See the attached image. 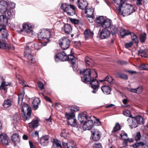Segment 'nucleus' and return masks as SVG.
Segmentation results:
<instances>
[{
	"label": "nucleus",
	"instance_id": "nucleus-20",
	"mask_svg": "<svg viewBox=\"0 0 148 148\" xmlns=\"http://www.w3.org/2000/svg\"><path fill=\"white\" fill-rule=\"evenodd\" d=\"M135 117H131L128 118L127 120V123L129 126L131 128L137 127V125L135 123Z\"/></svg>",
	"mask_w": 148,
	"mask_h": 148
},
{
	"label": "nucleus",
	"instance_id": "nucleus-11",
	"mask_svg": "<svg viewBox=\"0 0 148 148\" xmlns=\"http://www.w3.org/2000/svg\"><path fill=\"white\" fill-rule=\"evenodd\" d=\"M9 137L4 133H1L0 134V142L4 146L9 145Z\"/></svg>",
	"mask_w": 148,
	"mask_h": 148
},
{
	"label": "nucleus",
	"instance_id": "nucleus-37",
	"mask_svg": "<svg viewBox=\"0 0 148 148\" xmlns=\"http://www.w3.org/2000/svg\"><path fill=\"white\" fill-rule=\"evenodd\" d=\"M120 34L122 38H123L125 36L130 34V32L124 29H121L120 32Z\"/></svg>",
	"mask_w": 148,
	"mask_h": 148
},
{
	"label": "nucleus",
	"instance_id": "nucleus-51",
	"mask_svg": "<svg viewBox=\"0 0 148 148\" xmlns=\"http://www.w3.org/2000/svg\"><path fill=\"white\" fill-rule=\"evenodd\" d=\"M117 76L119 77L122 78L124 79H128V76L126 74L122 73L117 75Z\"/></svg>",
	"mask_w": 148,
	"mask_h": 148
},
{
	"label": "nucleus",
	"instance_id": "nucleus-6",
	"mask_svg": "<svg viewBox=\"0 0 148 148\" xmlns=\"http://www.w3.org/2000/svg\"><path fill=\"white\" fill-rule=\"evenodd\" d=\"M23 28L20 29H17L16 31L20 33H21L23 32H25L27 35L29 36H32L35 35L32 28V25L28 22L23 23L22 25Z\"/></svg>",
	"mask_w": 148,
	"mask_h": 148
},
{
	"label": "nucleus",
	"instance_id": "nucleus-38",
	"mask_svg": "<svg viewBox=\"0 0 148 148\" xmlns=\"http://www.w3.org/2000/svg\"><path fill=\"white\" fill-rule=\"evenodd\" d=\"M68 110L71 112L70 113H74L75 112L78 111L79 110V108L76 106H69L68 108Z\"/></svg>",
	"mask_w": 148,
	"mask_h": 148
},
{
	"label": "nucleus",
	"instance_id": "nucleus-23",
	"mask_svg": "<svg viewBox=\"0 0 148 148\" xmlns=\"http://www.w3.org/2000/svg\"><path fill=\"white\" fill-rule=\"evenodd\" d=\"M49 138L48 136H45L41 137L40 139V143L42 146L47 145L49 143Z\"/></svg>",
	"mask_w": 148,
	"mask_h": 148
},
{
	"label": "nucleus",
	"instance_id": "nucleus-47",
	"mask_svg": "<svg viewBox=\"0 0 148 148\" xmlns=\"http://www.w3.org/2000/svg\"><path fill=\"white\" fill-rule=\"evenodd\" d=\"M3 106L4 108H7L9 107V99L5 100L3 104Z\"/></svg>",
	"mask_w": 148,
	"mask_h": 148
},
{
	"label": "nucleus",
	"instance_id": "nucleus-22",
	"mask_svg": "<svg viewBox=\"0 0 148 148\" xmlns=\"http://www.w3.org/2000/svg\"><path fill=\"white\" fill-rule=\"evenodd\" d=\"M101 82H107L110 85H112L114 83V79L110 75H108L103 79L99 80Z\"/></svg>",
	"mask_w": 148,
	"mask_h": 148
},
{
	"label": "nucleus",
	"instance_id": "nucleus-29",
	"mask_svg": "<svg viewBox=\"0 0 148 148\" xmlns=\"http://www.w3.org/2000/svg\"><path fill=\"white\" fill-rule=\"evenodd\" d=\"M88 119V116L84 113H81L78 114V119L81 123L86 121Z\"/></svg>",
	"mask_w": 148,
	"mask_h": 148
},
{
	"label": "nucleus",
	"instance_id": "nucleus-52",
	"mask_svg": "<svg viewBox=\"0 0 148 148\" xmlns=\"http://www.w3.org/2000/svg\"><path fill=\"white\" fill-rule=\"evenodd\" d=\"M120 136L122 139L124 140L128 139L127 138V133L123 131L120 135Z\"/></svg>",
	"mask_w": 148,
	"mask_h": 148
},
{
	"label": "nucleus",
	"instance_id": "nucleus-31",
	"mask_svg": "<svg viewBox=\"0 0 148 148\" xmlns=\"http://www.w3.org/2000/svg\"><path fill=\"white\" fill-rule=\"evenodd\" d=\"M101 89L104 94L106 95L110 94L111 89L109 86L107 85L102 86L101 87Z\"/></svg>",
	"mask_w": 148,
	"mask_h": 148
},
{
	"label": "nucleus",
	"instance_id": "nucleus-19",
	"mask_svg": "<svg viewBox=\"0 0 148 148\" xmlns=\"http://www.w3.org/2000/svg\"><path fill=\"white\" fill-rule=\"evenodd\" d=\"M61 8L64 11L66 12L69 16L72 15L73 13H71L69 10V4L68 3H63L62 4Z\"/></svg>",
	"mask_w": 148,
	"mask_h": 148
},
{
	"label": "nucleus",
	"instance_id": "nucleus-1",
	"mask_svg": "<svg viewBox=\"0 0 148 148\" xmlns=\"http://www.w3.org/2000/svg\"><path fill=\"white\" fill-rule=\"evenodd\" d=\"M79 73L82 81L86 83L91 81L92 78H96L97 77V73L93 69L80 70Z\"/></svg>",
	"mask_w": 148,
	"mask_h": 148
},
{
	"label": "nucleus",
	"instance_id": "nucleus-18",
	"mask_svg": "<svg viewBox=\"0 0 148 148\" xmlns=\"http://www.w3.org/2000/svg\"><path fill=\"white\" fill-rule=\"evenodd\" d=\"M11 139L14 146H16L17 144L19 143L20 142V139L19 135L17 133L14 134L11 137Z\"/></svg>",
	"mask_w": 148,
	"mask_h": 148
},
{
	"label": "nucleus",
	"instance_id": "nucleus-30",
	"mask_svg": "<svg viewBox=\"0 0 148 148\" xmlns=\"http://www.w3.org/2000/svg\"><path fill=\"white\" fill-rule=\"evenodd\" d=\"M40 101V100L38 98H36L34 99L32 104V106L33 109L36 110L38 108L39 103Z\"/></svg>",
	"mask_w": 148,
	"mask_h": 148
},
{
	"label": "nucleus",
	"instance_id": "nucleus-28",
	"mask_svg": "<svg viewBox=\"0 0 148 148\" xmlns=\"http://www.w3.org/2000/svg\"><path fill=\"white\" fill-rule=\"evenodd\" d=\"M8 22V19H0V32H1L2 29H6Z\"/></svg>",
	"mask_w": 148,
	"mask_h": 148
},
{
	"label": "nucleus",
	"instance_id": "nucleus-24",
	"mask_svg": "<svg viewBox=\"0 0 148 148\" xmlns=\"http://www.w3.org/2000/svg\"><path fill=\"white\" fill-rule=\"evenodd\" d=\"M135 123L138 127V125H144L145 123V120L140 115H138L135 117Z\"/></svg>",
	"mask_w": 148,
	"mask_h": 148
},
{
	"label": "nucleus",
	"instance_id": "nucleus-21",
	"mask_svg": "<svg viewBox=\"0 0 148 148\" xmlns=\"http://www.w3.org/2000/svg\"><path fill=\"white\" fill-rule=\"evenodd\" d=\"M62 32L66 34H70L72 31V28L71 25L69 24H65L62 28Z\"/></svg>",
	"mask_w": 148,
	"mask_h": 148
},
{
	"label": "nucleus",
	"instance_id": "nucleus-4",
	"mask_svg": "<svg viewBox=\"0 0 148 148\" xmlns=\"http://www.w3.org/2000/svg\"><path fill=\"white\" fill-rule=\"evenodd\" d=\"M52 34L53 32L45 29H42L38 34V38L39 40L41 41V43L42 46H44L47 45L49 40V39L51 35Z\"/></svg>",
	"mask_w": 148,
	"mask_h": 148
},
{
	"label": "nucleus",
	"instance_id": "nucleus-41",
	"mask_svg": "<svg viewBox=\"0 0 148 148\" xmlns=\"http://www.w3.org/2000/svg\"><path fill=\"white\" fill-rule=\"evenodd\" d=\"M130 34L131 35L132 40L137 44L138 43V38L136 34L133 32H130Z\"/></svg>",
	"mask_w": 148,
	"mask_h": 148
},
{
	"label": "nucleus",
	"instance_id": "nucleus-62",
	"mask_svg": "<svg viewBox=\"0 0 148 148\" xmlns=\"http://www.w3.org/2000/svg\"><path fill=\"white\" fill-rule=\"evenodd\" d=\"M133 45V43L132 42H130L128 43H125V46L126 48H128L131 47Z\"/></svg>",
	"mask_w": 148,
	"mask_h": 148
},
{
	"label": "nucleus",
	"instance_id": "nucleus-56",
	"mask_svg": "<svg viewBox=\"0 0 148 148\" xmlns=\"http://www.w3.org/2000/svg\"><path fill=\"white\" fill-rule=\"evenodd\" d=\"M141 138V135L139 132H137L136 134L134 137L136 140L138 141L140 140Z\"/></svg>",
	"mask_w": 148,
	"mask_h": 148
},
{
	"label": "nucleus",
	"instance_id": "nucleus-32",
	"mask_svg": "<svg viewBox=\"0 0 148 148\" xmlns=\"http://www.w3.org/2000/svg\"><path fill=\"white\" fill-rule=\"evenodd\" d=\"M102 26L104 29L108 28L111 27V22L110 19H104L103 22H102Z\"/></svg>",
	"mask_w": 148,
	"mask_h": 148
},
{
	"label": "nucleus",
	"instance_id": "nucleus-44",
	"mask_svg": "<svg viewBox=\"0 0 148 148\" xmlns=\"http://www.w3.org/2000/svg\"><path fill=\"white\" fill-rule=\"evenodd\" d=\"M77 147L75 143L73 141L71 140L68 142V148H77Z\"/></svg>",
	"mask_w": 148,
	"mask_h": 148
},
{
	"label": "nucleus",
	"instance_id": "nucleus-50",
	"mask_svg": "<svg viewBox=\"0 0 148 148\" xmlns=\"http://www.w3.org/2000/svg\"><path fill=\"white\" fill-rule=\"evenodd\" d=\"M71 23L74 25L81 24L80 21L77 19H69Z\"/></svg>",
	"mask_w": 148,
	"mask_h": 148
},
{
	"label": "nucleus",
	"instance_id": "nucleus-16",
	"mask_svg": "<svg viewBox=\"0 0 148 148\" xmlns=\"http://www.w3.org/2000/svg\"><path fill=\"white\" fill-rule=\"evenodd\" d=\"M8 5L6 1L3 0L0 1V12L2 14L5 13L7 11Z\"/></svg>",
	"mask_w": 148,
	"mask_h": 148
},
{
	"label": "nucleus",
	"instance_id": "nucleus-54",
	"mask_svg": "<svg viewBox=\"0 0 148 148\" xmlns=\"http://www.w3.org/2000/svg\"><path fill=\"white\" fill-rule=\"evenodd\" d=\"M120 126L118 123L116 124L115 127L113 128V131L114 132L117 131L120 129Z\"/></svg>",
	"mask_w": 148,
	"mask_h": 148
},
{
	"label": "nucleus",
	"instance_id": "nucleus-48",
	"mask_svg": "<svg viewBox=\"0 0 148 148\" xmlns=\"http://www.w3.org/2000/svg\"><path fill=\"white\" fill-rule=\"evenodd\" d=\"M24 96L23 94H20L18 95V104L21 105L22 104V102L23 101Z\"/></svg>",
	"mask_w": 148,
	"mask_h": 148
},
{
	"label": "nucleus",
	"instance_id": "nucleus-5",
	"mask_svg": "<svg viewBox=\"0 0 148 148\" xmlns=\"http://www.w3.org/2000/svg\"><path fill=\"white\" fill-rule=\"evenodd\" d=\"M71 58H69V56L66 54L64 51H62L61 53H59L56 55L55 60L56 62H58L60 61H64L68 60L69 62L72 64L73 68L74 67V65L75 64V57L72 54L69 55Z\"/></svg>",
	"mask_w": 148,
	"mask_h": 148
},
{
	"label": "nucleus",
	"instance_id": "nucleus-53",
	"mask_svg": "<svg viewBox=\"0 0 148 148\" xmlns=\"http://www.w3.org/2000/svg\"><path fill=\"white\" fill-rule=\"evenodd\" d=\"M139 68L142 70H146L148 69V64H142L139 67Z\"/></svg>",
	"mask_w": 148,
	"mask_h": 148
},
{
	"label": "nucleus",
	"instance_id": "nucleus-27",
	"mask_svg": "<svg viewBox=\"0 0 148 148\" xmlns=\"http://www.w3.org/2000/svg\"><path fill=\"white\" fill-rule=\"evenodd\" d=\"M85 11V13L87 14L86 16L87 18H94V15L93 14L94 10L91 8L86 9Z\"/></svg>",
	"mask_w": 148,
	"mask_h": 148
},
{
	"label": "nucleus",
	"instance_id": "nucleus-33",
	"mask_svg": "<svg viewBox=\"0 0 148 148\" xmlns=\"http://www.w3.org/2000/svg\"><path fill=\"white\" fill-rule=\"evenodd\" d=\"M51 148H62L60 141L56 139L53 140Z\"/></svg>",
	"mask_w": 148,
	"mask_h": 148
},
{
	"label": "nucleus",
	"instance_id": "nucleus-36",
	"mask_svg": "<svg viewBox=\"0 0 148 148\" xmlns=\"http://www.w3.org/2000/svg\"><path fill=\"white\" fill-rule=\"evenodd\" d=\"M1 79L2 82H1V89L5 91H7L6 87L9 85V83H8V84H6V82L5 81V79L3 77H1Z\"/></svg>",
	"mask_w": 148,
	"mask_h": 148
},
{
	"label": "nucleus",
	"instance_id": "nucleus-35",
	"mask_svg": "<svg viewBox=\"0 0 148 148\" xmlns=\"http://www.w3.org/2000/svg\"><path fill=\"white\" fill-rule=\"evenodd\" d=\"M144 146L142 148H148V146L147 145H144V143L139 142H138L135 143L133 144L132 145V146L134 148H137L138 147Z\"/></svg>",
	"mask_w": 148,
	"mask_h": 148
},
{
	"label": "nucleus",
	"instance_id": "nucleus-14",
	"mask_svg": "<svg viewBox=\"0 0 148 148\" xmlns=\"http://www.w3.org/2000/svg\"><path fill=\"white\" fill-rule=\"evenodd\" d=\"M92 139L94 141H97L101 137V133L97 129H94L91 132Z\"/></svg>",
	"mask_w": 148,
	"mask_h": 148
},
{
	"label": "nucleus",
	"instance_id": "nucleus-61",
	"mask_svg": "<svg viewBox=\"0 0 148 148\" xmlns=\"http://www.w3.org/2000/svg\"><path fill=\"white\" fill-rule=\"evenodd\" d=\"M94 123L97 126H100L101 125V122L98 119L96 118L95 121H94Z\"/></svg>",
	"mask_w": 148,
	"mask_h": 148
},
{
	"label": "nucleus",
	"instance_id": "nucleus-13",
	"mask_svg": "<svg viewBox=\"0 0 148 148\" xmlns=\"http://www.w3.org/2000/svg\"><path fill=\"white\" fill-rule=\"evenodd\" d=\"M94 124V122L92 120H87L84 122L83 125V127L84 130H90Z\"/></svg>",
	"mask_w": 148,
	"mask_h": 148
},
{
	"label": "nucleus",
	"instance_id": "nucleus-39",
	"mask_svg": "<svg viewBox=\"0 0 148 148\" xmlns=\"http://www.w3.org/2000/svg\"><path fill=\"white\" fill-rule=\"evenodd\" d=\"M147 38V35L145 33L141 34L139 36V39L141 42L142 43L145 42Z\"/></svg>",
	"mask_w": 148,
	"mask_h": 148
},
{
	"label": "nucleus",
	"instance_id": "nucleus-58",
	"mask_svg": "<svg viewBox=\"0 0 148 148\" xmlns=\"http://www.w3.org/2000/svg\"><path fill=\"white\" fill-rule=\"evenodd\" d=\"M38 88L41 90H42L44 89V86L43 83L41 82H38Z\"/></svg>",
	"mask_w": 148,
	"mask_h": 148
},
{
	"label": "nucleus",
	"instance_id": "nucleus-42",
	"mask_svg": "<svg viewBox=\"0 0 148 148\" xmlns=\"http://www.w3.org/2000/svg\"><path fill=\"white\" fill-rule=\"evenodd\" d=\"M68 133V130H66V129L63 128L62 130L60 136L61 137L65 138L67 136Z\"/></svg>",
	"mask_w": 148,
	"mask_h": 148
},
{
	"label": "nucleus",
	"instance_id": "nucleus-55",
	"mask_svg": "<svg viewBox=\"0 0 148 148\" xmlns=\"http://www.w3.org/2000/svg\"><path fill=\"white\" fill-rule=\"evenodd\" d=\"M127 0H113L114 3H116L117 5L120 4L121 3L125 2Z\"/></svg>",
	"mask_w": 148,
	"mask_h": 148
},
{
	"label": "nucleus",
	"instance_id": "nucleus-45",
	"mask_svg": "<svg viewBox=\"0 0 148 148\" xmlns=\"http://www.w3.org/2000/svg\"><path fill=\"white\" fill-rule=\"evenodd\" d=\"M138 54L142 57H147L148 55L146 52L142 49H140L138 51Z\"/></svg>",
	"mask_w": 148,
	"mask_h": 148
},
{
	"label": "nucleus",
	"instance_id": "nucleus-57",
	"mask_svg": "<svg viewBox=\"0 0 148 148\" xmlns=\"http://www.w3.org/2000/svg\"><path fill=\"white\" fill-rule=\"evenodd\" d=\"M19 83L21 84L24 87L28 86L26 82L23 79H18Z\"/></svg>",
	"mask_w": 148,
	"mask_h": 148
},
{
	"label": "nucleus",
	"instance_id": "nucleus-3",
	"mask_svg": "<svg viewBox=\"0 0 148 148\" xmlns=\"http://www.w3.org/2000/svg\"><path fill=\"white\" fill-rule=\"evenodd\" d=\"M38 46L37 44H35L33 42H31L29 43L28 45H27L25 48L24 51V57L27 58L30 63H32L33 61L34 53L32 52V49L31 48L35 49L38 50L40 49V47L37 48L36 46Z\"/></svg>",
	"mask_w": 148,
	"mask_h": 148
},
{
	"label": "nucleus",
	"instance_id": "nucleus-15",
	"mask_svg": "<svg viewBox=\"0 0 148 148\" xmlns=\"http://www.w3.org/2000/svg\"><path fill=\"white\" fill-rule=\"evenodd\" d=\"M88 4V2L86 1L78 0L77 1V6L79 8L82 10H84L86 9Z\"/></svg>",
	"mask_w": 148,
	"mask_h": 148
},
{
	"label": "nucleus",
	"instance_id": "nucleus-49",
	"mask_svg": "<svg viewBox=\"0 0 148 148\" xmlns=\"http://www.w3.org/2000/svg\"><path fill=\"white\" fill-rule=\"evenodd\" d=\"M69 10L71 13H73L74 14L76 12L75 7L73 5L69 4Z\"/></svg>",
	"mask_w": 148,
	"mask_h": 148
},
{
	"label": "nucleus",
	"instance_id": "nucleus-10",
	"mask_svg": "<svg viewBox=\"0 0 148 148\" xmlns=\"http://www.w3.org/2000/svg\"><path fill=\"white\" fill-rule=\"evenodd\" d=\"M92 78L91 81L88 82V84L90 83L91 87L93 89V90L92 91L93 93H95L99 88V82L97 79Z\"/></svg>",
	"mask_w": 148,
	"mask_h": 148
},
{
	"label": "nucleus",
	"instance_id": "nucleus-17",
	"mask_svg": "<svg viewBox=\"0 0 148 148\" xmlns=\"http://www.w3.org/2000/svg\"><path fill=\"white\" fill-rule=\"evenodd\" d=\"M3 31L1 32V37L3 42L7 43L8 42V38L9 37V33L8 31L6 29H2Z\"/></svg>",
	"mask_w": 148,
	"mask_h": 148
},
{
	"label": "nucleus",
	"instance_id": "nucleus-60",
	"mask_svg": "<svg viewBox=\"0 0 148 148\" xmlns=\"http://www.w3.org/2000/svg\"><path fill=\"white\" fill-rule=\"evenodd\" d=\"M93 148H103L100 143H95L93 146Z\"/></svg>",
	"mask_w": 148,
	"mask_h": 148
},
{
	"label": "nucleus",
	"instance_id": "nucleus-34",
	"mask_svg": "<svg viewBox=\"0 0 148 148\" xmlns=\"http://www.w3.org/2000/svg\"><path fill=\"white\" fill-rule=\"evenodd\" d=\"M29 126L30 128H34L38 125V121L37 119H34L31 122L29 123Z\"/></svg>",
	"mask_w": 148,
	"mask_h": 148
},
{
	"label": "nucleus",
	"instance_id": "nucleus-12",
	"mask_svg": "<svg viewBox=\"0 0 148 148\" xmlns=\"http://www.w3.org/2000/svg\"><path fill=\"white\" fill-rule=\"evenodd\" d=\"M110 34V32L106 29H103L99 33V36L101 39H104L109 37Z\"/></svg>",
	"mask_w": 148,
	"mask_h": 148
},
{
	"label": "nucleus",
	"instance_id": "nucleus-2",
	"mask_svg": "<svg viewBox=\"0 0 148 148\" xmlns=\"http://www.w3.org/2000/svg\"><path fill=\"white\" fill-rule=\"evenodd\" d=\"M118 13L123 16H127L135 11L134 7L130 4L124 2L116 7Z\"/></svg>",
	"mask_w": 148,
	"mask_h": 148
},
{
	"label": "nucleus",
	"instance_id": "nucleus-43",
	"mask_svg": "<svg viewBox=\"0 0 148 148\" xmlns=\"http://www.w3.org/2000/svg\"><path fill=\"white\" fill-rule=\"evenodd\" d=\"M110 30L112 35L115 34L118 32V29L114 25H112L111 26Z\"/></svg>",
	"mask_w": 148,
	"mask_h": 148
},
{
	"label": "nucleus",
	"instance_id": "nucleus-40",
	"mask_svg": "<svg viewBox=\"0 0 148 148\" xmlns=\"http://www.w3.org/2000/svg\"><path fill=\"white\" fill-rule=\"evenodd\" d=\"M85 61L86 63V65L87 66H91L94 63L93 60L88 57L86 58Z\"/></svg>",
	"mask_w": 148,
	"mask_h": 148
},
{
	"label": "nucleus",
	"instance_id": "nucleus-46",
	"mask_svg": "<svg viewBox=\"0 0 148 148\" xmlns=\"http://www.w3.org/2000/svg\"><path fill=\"white\" fill-rule=\"evenodd\" d=\"M123 114L124 116L129 117H132V115L131 114L130 110H126L123 112Z\"/></svg>",
	"mask_w": 148,
	"mask_h": 148
},
{
	"label": "nucleus",
	"instance_id": "nucleus-25",
	"mask_svg": "<svg viewBox=\"0 0 148 148\" xmlns=\"http://www.w3.org/2000/svg\"><path fill=\"white\" fill-rule=\"evenodd\" d=\"M84 34L85 39L87 40L92 37L94 33L93 31L90 29H86L84 32Z\"/></svg>",
	"mask_w": 148,
	"mask_h": 148
},
{
	"label": "nucleus",
	"instance_id": "nucleus-59",
	"mask_svg": "<svg viewBox=\"0 0 148 148\" xmlns=\"http://www.w3.org/2000/svg\"><path fill=\"white\" fill-rule=\"evenodd\" d=\"M104 19H95V22L99 24H100L102 26V22H103Z\"/></svg>",
	"mask_w": 148,
	"mask_h": 148
},
{
	"label": "nucleus",
	"instance_id": "nucleus-9",
	"mask_svg": "<svg viewBox=\"0 0 148 148\" xmlns=\"http://www.w3.org/2000/svg\"><path fill=\"white\" fill-rule=\"evenodd\" d=\"M59 45L62 49H66L69 47L70 41L68 38L63 37L60 40Z\"/></svg>",
	"mask_w": 148,
	"mask_h": 148
},
{
	"label": "nucleus",
	"instance_id": "nucleus-63",
	"mask_svg": "<svg viewBox=\"0 0 148 148\" xmlns=\"http://www.w3.org/2000/svg\"><path fill=\"white\" fill-rule=\"evenodd\" d=\"M136 93H140L142 91V87L141 86H139L136 88Z\"/></svg>",
	"mask_w": 148,
	"mask_h": 148
},
{
	"label": "nucleus",
	"instance_id": "nucleus-26",
	"mask_svg": "<svg viewBox=\"0 0 148 148\" xmlns=\"http://www.w3.org/2000/svg\"><path fill=\"white\" fill-rule=\"evenodd\" d=\"M15 3L13 2H10V18H15V12L13 9L15 7Z\"/></svg>",
	"mask_w": 148,
	"mask_h": 148
},
{
	"label": "nucleus",
	"instance_id": "nucleus-64",
	"mask_svg": "<svg viewBox=\"0 0 148 148\" xmlns=\"http://www.w3.org/2000/svg\"><path fill=\"white\" fill-rule=\"evenodd\" d=\"M43 96L45 97V99L50 103H52V101L50 98L47 96H45L42 93Z\"/></svg>",
	"mask_w": 148,
	"mask_h": 148
},
{
	"label": "nucleus",
	"instance_id": "nucleus-8",
	"mask_svg": "<svg viewBox=\"0 0 148 148\" xmlns=\"http://www.w3.org/2000/svg\"><path fill=\"white\" fill-rule=\"evenodd\" d=\"M65 117L67 120V123L69 125L73 126H75L77 125V120L74 113L66 112Z\"/></svg>",
	"mask_w": 148,
	"mask_h": 148
},
{
	"label": "nucleus",
	"instance_id": "nucleus-7",
	"mask_svg": "<svg viewBox=\"0 0 148 148\" xmlns=\"http://www.w3.org/2000/svg\"><path fill=\"white\" fill-rule=\"evenodd\" d=\"M22 116L23 120L26 121L29 119L32 112L31 108L28 104L23 103L22 108Z\"/></svg>",
	"mask_w": 148,
	"mask_h": 148
}]
</instances>
